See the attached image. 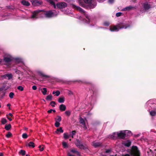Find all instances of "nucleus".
<instances>
[{
    "label": "nucleus",
    "instance_id": "1",
    "mask_svg": "<svg viewBox=\"0 0 156 156\" xmlns=\"http://www.w3.org/2000/svg\"><path fill=\"white\" fill-rule=\"evenodd\" d=\"M130 27V25L124 23H120L116 26H110V30L111 31H118V28L119 29H126Z\"/></svg>",
    "mask_w": 156,
    "mask_h": 156
},
{
    "label": "nucleus",
    "instance_id": "2",
    "mask_svg": "<svg viewBox=\"0 0 156 156\" xmlns=\"http://www.w3.org/2000/svg\"><path fill=\"white\" fill-rule=\"evenodd\" d=\"M131 155L132 156H140V153L138 147L136 146H132L130 153ZM122 156H130L129 154H126Z\"/></svg>",
    "mask_w": 156,
    "mask_h": 156
},
{
    "label": "nucleus",
    "instance_id": "3",
    "mask_svg": "<svg viewBox=\"0 0 156 156\" xmlns=\"http://www.w3.org/2000/svg\"><path fill=\"white\" fill-rule=\"evenodd\" d=\"M91 2V0H81L79 1L80 5L83 7L86 8L87 7V4H89Z\"/></svg>",
    "mask_w": 156,
    "mask_h": 156
},
{
    "label": "nucleus",
    "instance_id": "4",
    "mask_svg": "<svg viewBox=\"0 0 156 156\" xmlns=\"http://www.w3.org/2000/svg\"><path fill=\"white\" fill-rule=\"evenodd\" d=\"M13 60V58L11 56H4L3 61L6 64H9Z\"/></svg>",
    "mask_w": 156,
    "mask_h": 156
},
{
    "label": "nucleus",
    "instance_id": "5",
    "mask_svg": "<svg viewBox=\"0 0 156 156\" xmlns=\"http://www.w3.org/2000/svg\"><path fill=\"white\" fill-rule=\"evenodd\" d=\"M44 15L46 17L48 18H50L55 16L54 13L52 10L46 11Z\"/></svg>",
    "mask_w": 156,
    "mask_h": 156
},
{
    "label": "nucleus",
    "instance_id": "6",
    "mask_svg": "<svg viewBox=\"0 0 156 156\" xmlns=\"http://www.w3.org/2000/svg\"><path fill=\"white\" fill-rule=\"evenodd\" d=\"M56 6L59 9H63L67 6V4L65 2H59L56 4Z\"/></svg>",
    "mask_w": 156,
    "mask_h": 156
},
{
    "label": "nucleus",
    "instance_id": "7",
    "mask_svg": "<svg viewBox=\"0 0 156 156\" xmlns=\"http://www.w3.org/2000/svg\"><path fill=\"white\" fill-rule=\"evenodd\" d=\"M126 132L123 133L122 131H120V132L117 133V136L119 139H124L125 138L126 136Z\"/></svg>",
    "mask_w": 156,
    "mask_h": 156
},
{
    "label": "nucleus",
    "instance_id": "8",
    "mask_svg": "<svg viewBox=\"0 0 156 156\" xmlns=\"http://www.w3.org/2000/svg\"><path fill=\"white\" fill-rule=\"evenodd\" d=\"M76 146L78 147L80 149H85V147L82 144H80V142L78 139L76 140V142L75 143Z\"/></svg>",
    "mask_w": 156,
    "mask_h": 156
},
{
    "label": "nucleus",
    "instance_id": "9",
    "mask_svg": "<svg viewBox=\"0 0 156 156\" xmlns=\"http://www.w3.org/2000/svg\"><path fill=\"white\" fill-rule=\"evenodd\" d=\"M32 4L34 6H38L42 4V2L37 0H32L31 1Z\"/></svg>",
    "mask_w": 156,
    "mask_h": 156
},
{
    "label": "nucleus",
    "instance_id": "10",
    "mask_svg": "<svg viewBox=\"0 0 156 156\" xmlns=\"http://www.w3.org/2000/svg\"><path fill=\"white\" fill-rule=\"evenodd\" d=\"M2 77L5 79L7 78L8 80H10L12 78L13 75L12 74H6L2 76Z\"/></svg>",
    "mask_w": 156,
    "mask_h": 156
},
{
    "label": "nucleus",
    "instance_id": "11",
    "mask_svg": "<svg viewBox=\"0 0 156 156\" xmlns=\"http://www.w3.org/2000/svg\"><path fill=\"white\" fill-rule=\"evenodd\" d=\"M79 122L83 126V127L85 129H87V128L85 124V122L84 119L81 117L80 118Z\"/></svg>",
    "mask_w": 156,
    "mask_h": 156
},
{
    "label": "nucleus",
    "instance_id": "12",
    "mask_svg": "<svg viewBox=\"0 0 156 156\" xmlns=\"http://www.w3.org/2000/svg\"><path fill=\"white\" fill-rule=\"evenodd\" d=\"M40 10H36L32 12V14L31 16V18H37V16L38 13L40 12Z\"/></svg>",
    "mask_w": 156,
    "mask_h": 156
},
{
    "label": "nucleus",
    "instance_id": "13",
    "mask_svg": "<svg viewBox=\"0 0 156 156\" xmlns=\"http://www.w3.org/2000/svg\"><path fill=\"white\" fill-rule=\"evenodd\" d=\"M72 6L73 8L79 10V11H80L81 12H83V13L85 12L80 7L76 6L74 4H72Z\"/></svg>",
    "mask_w": 156,
    "mask_h": 156
},
{
    "label": "nucleus",
    "instance_id": "14",
    "mask_svg": "<svg viewBox=\"0 0 156 156\" xmlns=\"http://www.w3.org/2000/svg\"><path fill=\"white\" fill-rule=\"evenodd\" d=\"M135 8L134 7H133L131 5H129L128 6H127L125 8H123L122 9V11H129L131 10L132 9H135Z\"/></svg>",
    "mask_w": 156,
    "mask_h": 156
},
{
    "label": "nucleus",
    "instance_id": "15",
    "mask_svg": "<svg viewBox=\"0 0 156 156\" xmlns=\"http://www.w3.org/2000/svg\"><path fill=\"white\" fill-rule=\"evenodd\" d=\"M38 74L41 76L44 77L45 79H47L50 78L49 76L41 72H38Z\"/></svg>",
    "mask_w": 156,
    "mask_h": 156
},
{
    "label": "nucleus",
    "instance_id": "16",
    "mask_svg": "<svg viewBox=\"0 0 156 156\" xmlns=\"http://www.w3.org/2000/svg\"><path fill=\"white\" fill-rule=\"evenodd\" d=\"M131 144V142L129 140H127L126 142L122 143V144L128 147H129L130 146Z\"/></svg>",
    "mask_w": 156,
    "mask_h": 156
},
{
    "label": "nucleus",
    "instance_id": "17",
    "mask_svg": "<svg viewBox=\"0 0 156 156\" xmlns=\"http://www.w3.org/2000/svg\"><path fill=\"white\" fill-rule=\"evenodd\" d=\"M143 7L145 10H147L150 8L151 6L148 3H145L144 4Z\"/></svg>",
    "mask_w": 156,
    "mask_h": 156
},
{
    "label": "nucleus",
    "instance_id": "18",
    "mask_svg": "<svg viewBox=\"0 0 156 156\" xmlns=\"http://www.w3.org/2000/svg\"><path fill=\"white\" fill-rule=\"evenodd\" d=\"M22 4L24 5L28 6L30 5V3L25 0H23L21 1Z\"/></svg>",
    "mask_w": 156,
    "mask_h": 156
},
{
    "label": "nucleus",
    "instance_id": "19",
    "mask_svg": "<svg viewBox=\"0 0 156 156\" xmlns=\"http://www.w3.org/2000/svg\"><path fill=\"white\" fill-rule=\"evenodd\" d=\"M70 151L73 154L76 153V154L78 156H81L80 152H79L78 151H76V149H71Z\"/></svg>",
    "mask_w": 156,
    "mask_h": 156
},
{
    "label": "nucleus",
    "instance_id": "20",
    "mask_svg": "<svg viewBox=\"0 0 156 156\" xmlns=\"http://www.w3.org/2000/svg\"><path fill=\"white\" fill-rule=\"evenodd\" d=\"M59 109L61 111H65L66 109V106L64 104L61 105L59 107Z\"/></svg>",
    "mask_w": 156,
    "mask_h": 156
},
{
    "label": "nucleus",
    "instance_id": "21",
    "mask_svg": "<svg viewBox=\"0 0 156 156\" xmlns=\"http://www.w3.org/2000/svg\"><path fill=\"white\" fill-rule=\"evenodd\" d=\"M101 145L102 144L100 142H94L93 143V146L96 148L98 147L101 146Z\"/></svg>",
    "mask_w": 156,
    "mask_h": 156
},
{
    "label": "nucleus",
    "instance_id": "22",
    "mask_svg": "<svg viewBox=\"0 0 156 156\" xmlns=\"http://www.w3.org/2000/svg\"><path fill=\"white\" fill-rule=\"evenodd\" d=\"M48 2H49L51 5H53L55 9L56 8V5L54 2L52 0H47Z\"/></svg>",
    "mask_w": 156,
    "mask_h": 156
},
{
    "label": "nucleus",
    "instance_id": "23",
    "mask_svg": "<svg viewBox=\"0 0 156 156\" xmlns=\"http://www.w3.org/2000/svg\"><path fill=\"white\" fill-rule=\"evenodd\" d=\"M96 6V4L90 3L87 6V8L88 7L90 9H93Z\"/></svg>",
    "mask_w": 156,
    "mask_h": 156
},
{
    "label": "nucleus",
    "instance_id": "24",
    "mask_svg": "<svg viewBox=\"0 0 156 156\" xmlns=\"http://www.w3.org/2000/svg\"><path fill=\"white\" fill-rule=\"evenodd\" d=\"M41 90L42 94L44 95H45L47 94V89L46 88H43L41 89Z\"/></svg>",
    "mask_w": 156,
    "mask_h": 156
},
{
    "label": "nucleus",
    "instance_id": "25",
    "mask_svg": "<svg viewBox=\"0 0 156 156\" xmlns=\"http://www.w3.org/2000/svg\"><path fill=\"white\" fill-rule=\"evenodd\" d=\"M11 128V125L9 124H6L5 126V128L6 130H9Z\"/></svg>",
    "mask_w": 156,
    "mask_h": 156
},
{
    "label": "nucleus",
    "instance_id": "26",
    "mask_svg": "<svg viewBox=\"0 0 156 156\" xmlns=\"http://www.w3.org/2000/svg\"><path fill=\"white\" fill-rule=\"evenodd\" d=\"M45 99L48 101H51L52 100V96L51 94L47 96Z\"/></svg>",
    "mask_w": 156,
    "mask_h": 156
},
{
    "label": "nucleus",
    "instance_id": "27",
    "mask_svg": "<svg viewBox=\"0 0 156 156\" xmlns=\"http://www.w3.org/2000/svg\"><path fill=\"white\" fill-rule=\"evenodd\" d=\"M57 118H55V121L58 122H60L62 120V118L59 115H57Z\"/></svg>",
    "mask_w": 156,
    "mask_h": 156
},
{
    "label": "nucleus",
    "instance_id": "28",
    "mask_svg": "<svg viewBox=\"0 0 156 156\" xmlns=\"http://www.w3.org/2000/svg\"><path fill=\"white\" fill-rule=\"evenodd\" d=\"M65 99L64 97L59 98L58 100V102L60 103H63Z\"/></svg>",
    "mask_w": 156,
    "mask_h": 156
},
{
    "label": "nucleus",
    "instance_id": "29",
    "mask_svg": "<svg viewBox=\"0 0 156 156\" xmlns=\"http://www.w3.org/2000/svg\"><path fill=\"white\" fill-rule=\"evenodd\" d=\"M1 122L2 124L4 125L7 122V121L6 119L3 118L1 119Z\"/></svg>",
    "mask_w": 156,
    "mask_h": 156
},
{
    "label": "nucleus",
    "instance_id": "30",
    "mask_svg": "<svg viewBox=\"0 0 156 156\" xmlns=\"http://www.w3.org/2000/svg\"><path fill=\"white\" fill-rule=\"evenodd\" d=\"M73 82H78L79 83L81 82V83H86L87 84H88L91 85H92V83L90 82H83L81 81L80 80H76L75 81H73Z\"/></svg>",
    "mask_w": 156,
    "mask_h": 156
},
{
    "label": "nucleus",
    "instance_id": "31",
    "mask_svg": "<svg viewBox=\"0 0 156 156\" xmlns=\"http://www.w3.org/2000/svg\"><path fill=\"white\" fill-rule=\"evenodd\" d=\"M28 146L29 147H32L34 148L35 147V144L33 142H30L28 144Z\"/></svg>",
    "mask_w": 156,
    "mask_h": 156
},
{
    "label": "nucleus",
    "instance_id": "32",
    "mask_svg": "<svg viewBox=\"0 0 156 156\" xmlns=\"http://www.w3.org/2000/svg\"><path fill=\"white\" fill-rule=\"evenodd\" d=\"M58 132H60L62 133L63 132V130H62V127H60L59 128H58L57 129L56 133H58Z\"/></svg>",
    "mask_w": 156,
    "mask_h": 156
},
{
    "label": "nucleus",
    "instance_id": "33",
    "mask_svg": "<svg viewBox=\"0 0 156 156\" xmlns=\"http://www.w3.org/2000/svg\"><path fill=\"white\" fill-rule=\"evenodd\" d=\"M19 154H21L23 156L24 155L26 154V151L25 150H21L19 152Z\"/></svg>",
    "mask_w": 156,
    "mask_h": 156
},
{
    "label": "nucleus",
    "instance_id": "34",
    "mask_svg": "<svg viewBox=\"0 0 156 156\" xmlns=\"http://www.w3.org/2000/svg\"><path fill=\"white\" fill-rule=\"evenodd\" d=\"M150 114L152 116H154L156 115V111H151L150 112Z\"/></svg>",
    "mask_w": 156,
    "mask_h": 156
},
{
    "label": "nucleus",
    "instance_id": "35",
    "mask_svg": "<svg viewBox=\"0 0 156 156\" xmlns=\"http://www.w3.org/2000/svg\"><path fill=\"white\" fill-rule=\"evenodd\" d=\"M62 144L64 148H65L68 147V145L66 142H63L62 143Z\"/></svg>",
    "mask_w": 156,
    "mask_h": 156
},
{
    "label": "nucleus",
    "instance_id": "36",
    "mask_svg": "<svg viewBox=\"0 0 156 156\" xmlns=\"http://www.w3.org/2000/svg\"><path fill=\"white\" fill-rule=\"evenodd\" d=\"M14 60L16 61V62L17 63H19L21 62V59L19 58H15Z\"/></svg>",
    "mask_w": 156,
    "mask_h": 156
},
{
    "label": "nucleus",
    "instance_id": "37",
    "mask_svg": "<svg viewBox=\"0 0 156 156\" xmlns=\"http://www.w3.org/2000/svg\"><path fill=\"white\" fill-rule=\"evenodd\" d=\"M76 133V131L75 130L73 131L72 132L70 133L69 136H71L72 138H73V136Z\"/></svg>",
    "mask_w": 156,
    "mask_h": 156
},
{
    "label": "nucleus",
    "instance_id": "38",
    "mask_svg": "<svg viewBox=\"0 0 156 156\" xmlns=\"http://www.w3.org/2000/svg\"><path fill=\"white\" fill-rule=\"evenodd\" d=\"M12 136V134L9 132H8L6 136L7 138H9Z\"/></svg>",
    "mask_w": 156,
    "mask_h": 156
},
{
    "label": "nucleus",
    "instance_id": "39",
    "mask_svg": "<svg viewBox=\"0 0 156 156\" xmlns=\"http://www.w3.org/2000/svg\"><path fill=\"white\" fill-rule=\"evenodd\" d=\"M22 137L24 139H26L28 137V135L26 133H23L22 135Z\"/></svg>",
    "mask_w": 156,
    "mask_h": 156
},
{
    "label": "nucleus",
    "instance_id": "40",
    "mask_svg": "<svg viewBox=\"0 0 156 156\" xmlns=\"http://www.w3.org/2000/svg\"><path fill=\"white\" fill-rule=\"evenodd\" d=\"M55 102L54 101H51L50 103V105H51V106L53 107H55Z\"/></svg>",
    "mask_w": 156,
    "mask_h": 156
},
{
    "label": "nucleus",
    "instance_id": "41",
    "mask_svg": "<svg viewBox=\"0 0 156 156\" xmlns=\"http://www.w3.org/2000/svg\"><path fill=\"white\" fill-rule=\"evenodd\" d=\"M60 125V123H59V122L55 121V126L57 127H58Z\"/></svg>",
    "mask_w": 156,
    "mask_h": 156
},
{
    "label": "nucleus",
    "instance_id": "42",
    "mask_svg": "<svg viewBox=\"0 0 156 156\" xmlns=\"http://www.w3.org/2000/svg\"><path fill=\"white\" fill-rule=\"evenodd\" d=\"M17 89L19 90H20L21 91H22L23 90H24V88L22 86H19L18 87H17Z\"/></svg>",
    "mask_w": 156,
    "mask_h": 156
},
{
    "label": "nucleus",
    "instance_id": "43",
    "mask_svg": "<svg viewBox=\"0 0 156 156\" xmlns=\"http://www.w3.org/2000/svg\"><path fill=\"white\" fill-rule=\"evenodd\" d=\"M65 113L67 115L69 116L71 114V112L69 110L66 111L65 112Z\"/></svg>",
    "mask_w": 156,
    "mask_h": 156
},
{
    "label": "nucleus",
    "instance_id": "44",
    "mask_svg": "<svg viewBox=\"0 0 156 156\" xmlns=\"http://www.w3.org/2000/svg\"><path fill=\"white\" fill-rule=\"evenodd\" d=\"M14 93L12 92L10 93L9 96L11 98H13Z\"/></svg>",
    "mask_w": 156,
    "mask_h": 156
},
{
    "label": "nucleus",
    "instance_id": "45",
    "mask_svg": "<svg viewBox=\"0 0 156 156\" xmlns=\"http://www.w3.org/2000/svg\"><path fill=\"white\" fill-rule=\"evenodd\" d=\"M69 136H68V135H67L66 133H64V137L65 139H68L69 138Z\"/></svg>",
    "mask_w": 156,
    "mask_h": 156
},
{
    "label": "nucleus",
    "instance_id": "46",
    "mask_svg": "<svg viewBox=\"0 0 156 156\" xmlns=\"http://www.w3.org/2000/svg\"><path fill=\"white\" fill-rule=\"evenodd\" d=\"M38 147L39 148L40 150L41 151H42L44 149V148L43 147V146H42L40 145Z\"/></svg>",
    "mask_w": 156,
    "mask_h": 156
},
{
    "label": "nucleus",
    "instance_id": "47",
    "mask_svg": "<svg viewBox=\"0 0 156 156\" xmlns=\"http://www.w3.org/2000/svg\"><path fill=\"white\" fill-rule=\"evenodd\" d=\"M122 14V13L121 12H118L116 13V16L117 17H119Z\"/></svg>",
    "mask_w": 156,
    "mask_h": 156
},
{
    "label": "nucleus",
    "instance_id": "48",
    "mask_svg": "<svg viewBox=\"0 0 156 156\" xmlns=\"http://www.w3.org/2000/svg\"><path fill=\"white\" fill-rule=\"evenodd\" d=\"M125 132H126V133H128V135L129 136H130V135H131V134H132L131 132L130 131L126 130V131Z\"/></svg>",
    "mask_w": 156,
    "mask_h": 156
},
{
    "label": "nucleus",
    "instance_id": "49",
    "mask_svg": "<svg viewBox=\"0 0 156 156\" xmlns=\"http://www.w3.org/2000/svg\"><path fill=\"white\" fill-rule=\"evenodd\" d=\"M109 23L108 22H105L104 23V25L108 26L109 25Z\"/></svg>",
    "mask_w": 156,
    "mask_h": 156
},
{
    "label": "nucleus",
    "instance_id": "50",
    "mask_svg": "<svg viewBox=\"0 0 156 156\" xmlns=\"http://www.w3.org/2000/svg\"><path fill=\"white\" fill-rule=\"evenodd\" d=\"M60 92L58 90L56 91L55 94H56V96H58L60 94Z\"/></svg>",
    "mask_w": 156,
    "mask_h": 156
},
{
    "label": "nucleus",
    "instance_id": "51",
    "mask_svg": "<svg viewBox=\"0 0 156 156\" xmlns=\"http://www.w3.org/2000/svg\"><path fill=\"white\" fill-rule=\"evenodd\" d=\"M116 134V133H114L113 134V135L111 136V138L112 139H114L115 138V136L114 135Z\"/></svg>",
    "mask_w": 156,
    "mask_h": 156
},
{
    "label": "nucleus",
    "instance_id": "52",
    "mask_svg": "<svg viewBox=\"0 0 156 156\" xmlns=\"http://www.w3.org/2000/svg\"><path fill=\"white\" fill-rule=\"evenodd\" d=\"M32 89L34 90H36L37 89V86L35 85L33 86L32 87Z\"/></svg>",
    "mask_w": 156,
    "mask_h": 156
},
{
    "label": "nucleus",
    "instance_id": "53",
    "mask_svg": "<svg viewBox=\"0 0 156 156\" xmlns=\"http://www.w3.org/2000/svg\"><path fill=\"white\" fill-rule=\"evenodd\" d=\"M6 117L9 121H11L12 120V119L11 118L9 117L8 115H6Z\"/></svg>",
    "mask_w": 156,
    "mask_h": 156
},
{
    "label": "nucleus",
    "instance_id": "54",
    "mask_svg": "<svg viewBox=\"0 0 156 156\" xmlns=\"http://www.w3.org/2000/svg\"><path fill=\"white\" fill-rule=\"evenodd\" d=\"M52 111H53V109H50L49 110H48L47 112L48 113H51L52 112Z\"/></svg>",
    "mask_w": 156,
    "mask_h": 156
},
{
    "label": "nucleus",
    "instance_id": "55",
    "mask_svg": "<svg viewBox=\"0 0 156 156\" xmlns=\"http://www.w3.org/2000/svg\"><path fill=\"white\" fill-rule=\"evenodd\" d=\"M108 2L110 3H112L114 2V0H108Z\"/></svg>",
    "mask_w": 156,
    "mask_h": 156
},
{
    "label": "nucleus",
    "instance_id": "56",
    "mask_svg": "<svg viewBox=\"0 0 156 156\" xmlns=\"http://www.w3.org/2000/svg\"><path fill=\"white\" fill-rule=\"evenodd\" d=\"M110 151V150L109 149H107L105 151L106 153H109Z\"/></svg>",
    "mask_w": 156,
    "mask_h": 156
},
{
    "label": "nucleus",
    "instance_id": "57",
    "mask_svg": "<svg viewBox=\"0 0 156 156\" xmlns=\"http://www.w3.org/2000/svg\"><path fill=\"white\" fill-rule=\"evenodd\" d=\"M7 115H8V116L9 115V116H11V117H12L13 116L12 114L11 113H9Z\"/></svg>",
    "mask_w": 156,
    "mask_h": 156
},
{
    "label": "nucleus",
    "instance_id": "58",
    "mask_svg": "<svg viewBox=\"0 0 156 156\" xmlns=\"http://www.w3.org/2000/svg\"><path fill=\"white\" fill-rule=\"evenodd\" d=\"M98 1L100 2H103L104 1V0H97Z\"/></svg>",
    "mask_w": 156,
    "mask_h": 156
},
{
    "label": "nucleus",
    "instance_id": "59",
    "mask_svg": "<svg viewBox=\"0 0 156 156\" xmlns=\"http://www.w3.org/2000/svg\"><path fill=\"white\" fill-rule=\"evenodd\" d=\"M3 156V154L2 153H0V156Z\"/></svg>",
    "mask_w": 156,
    "mask_h": 156
},
{
    "label": "nucleus",
    "instance_id": "60",
    "mask_svg": "<svg viewBox=\"0 0 156 156\" xmlns=\"http://www.w3.org/2000/svg\"><path fill=\"white\" fill-rule=\"evenodd\" d=\"M10 105H11L9 103L7 105V106L8 107H9Z\"/></svg>",
    "mask_w": 156,
    "mask_h": 156
},
{
    "label": "nucleus",
    "instance_id": "61",
    "mask_svg": "<svg viewBox=\"0 0 156 156\" xmlns=\"http://www.w3.org/2000/svg\"><path fill=\"white\" fill-rule=\"evenodd\" d=\"M68 156H75L74 155H72V154H69L68 155Z\"/></svg>",
    "mask_w": 156,
    "mask_h": 156
},
{
    "label": "nucleus",
    "instance_id": "62",
    "mask_svg": "<svg viewBox=\"0 0 156 156\" xmlns=\"http://www.w3.org/2000/svg\"><path fill=\"white\" fill-rule=\"evenodd\" d=\"M55 92H55V91H53V92H52V94H55Z\"/></svg>",
    "mask_w": 156,
    "mask_h": 156
},
{
    "label": "nucleus",
    "instance_id": "63",
    "mask_svg": "<svg viewBox=\"0 0 156 156\" xmlns=\"http://www.w3.org/2000/svg\"><path fill=\"white\" fill-rule=\"evenodd\" d=\"M53 111V112H56V111L55 110H53V111Z\"/></svg>",
    "mask_w": 156,
    "mask_h": 156
},
{
    "label": "nucleus",
    "instance_id": "64",
    "mask_svg": "<svg viewBox=\"0 0 156 156\" xmlns=\"http://www.w3.org/2000/svg\"><path fill=\"white\" fill-rule=\"evenodd\" d=\"M26 156H30V155L28 154H27L26 155Z\"/></svg>",
    "mask_w": 156,
    "mask_h": 156
}]
</instances>
